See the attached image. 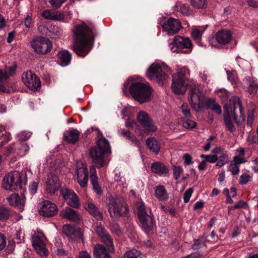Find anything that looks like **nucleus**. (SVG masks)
Returning <instances> with one entry per match:
<instances>
[{
  "instance_id": "nucleus-1",
  "label": "nucleus",
  "mask_w": 258,
  "mask_h": 258,
  "mask_svg": "<svg viewBox=\"0 0 258 258\" xmlns=\"http://www.w3.org/2000/svg\"><path fill=\"white\" fill-rule=\"evenodd\" d=\"M94 30L92 24H89V26L83 24L76 26L73 49L78 56L84 57L92 48L95 37Z\"/></svg>"
},
{
  "instance_id": "nucleus-2",
  "label": "nucleus",
  "mask_w": 258,
  "mask_h": 258,
  "mask_svg": "<svg viewBox=\"0 0 258 258\" xmlns=\"http://www.w3.org/2000/svg\"><path fill=\"white\" fill-rule=\"evenodd\" d=\"M224 110L225 124L229 131L234 132L235 130L230 116L233 118L234 121L238 125L243 124L245 121V116L239 97L236 96L232 97L229 100V105H224Z\"/></svg>"
},
{
  "instance_id": "nucleus-3",
  "label": "nucleus",
  "mask_w": 258,
  "mask_h": 258,
  "mask_svg": "<svg viewBox=\"0 0 258 258\" xmlns=\"http://www.w3.org/2000/svg\"><path fill=\"white\" fill-rule=\"evenodd\" d=\"M169 71L168 67L163 64L153 63L148 68L146 76L151 81L163 85L169 79Z\"/></svg>"
},
{
  "instance_id": "nucleus-4",
  "label": "nucleus",
  "mask_w": 258,
  "mask_h": 258,
  "mask_svg": "<svg viewBox=\"0 0 258 258\" xmlns=\"http://www.w3.org/2000/svg\"><path fill=\"white\" fill-rule=\"evenodd\" d=\"M129 91L134 99L140 103L148 101L152 92L149 85L139 82L132 83L130 86Z\"/></svg>"
},
{
  "instance_id": "nucleus-5",
  "label": "nucleus",
  "mask_w": 258,
  "mask_h": 258,
  "mask_svg": "<svg viewBox=\"0 0 258 258\" xmlns=\"http://www.w3.org/2000/svg\"><path fill=\"white\" fill-rule=\"evenodd\" d=\"M107 207L110 216L112 218L125 215L128 212L123 198L118 196L109 198Z\"/></svg>"
},
{
  "instance_id": "nucleus-6",
  "label": "nucleus",
  "mask_w": 258,
  "mask_h": 258,
  "mask_svg": "<svg viewBox=\"0 0 258 258\" xmlns=\"http://www.w3.org/2000/svg\"><path fill=\"white\" fill-rule=\"evenodd\" d=\"M31 240L32 246L36 252L42 257H45L49 254L46 247V238L41 231H34L32 233Z\"/></svg>"
},
{
  "instance_id": "nucleus-7",
  "label": "nucleus",
  "mask_w": 258,
  "mask_h": 258,
  "mask_svg": "<svg viewBox=\"0 0 258 258\" xmlns=\"http://www.w3.org/2000/svg\"><path fill=\"white\" fill-rule=\"evenodd\" d=\"M199 85H192L189 92L188 100L191 107L198 112L205 107L206 97L199 89Z\"/></svg>"
},
{
  "instance_id": "nucleus-8",
  "label": "nucleus",
  "mask_w": 258,
  "mask_h": 258,
  "mask_svg": "<svg viewBox=\"0 0 258 258\" xmlns=\"http://www.w3.org/2000/svg\"><path fill=\"white\" fill-rule=\"evenodd\" d=\"M22 176L18 171H13L6 174L3 180L2 186L6 190L15 191L22 188Z\"/></svg>"
},
{
  "instance_id": "nucleus-9",
  "label": "nucleus",
  "mask_w": 258,
  "mask_h": 258,
  "mask_svg": "<svg viewBox=\"0 0 258 258\" xmlns=\"http://www.w3.org/2000/svg\"><path fill=\"white\" fill-rule=\"evenodd\" d=\"M169 47L173 52L180 53L185 52L184 49L191 51L193 45L189 38L177 35L174 37L173 42L169 44Z\"/></svg>"
},
{
  "instance_id": "nucleus-10",
  "label": "nucleus",
  "mask_w": 258,
  "mask_h": 258,
  "mask_svg": "<svg viewBox=\"0 0 258 258\" xmlns=\"http://www.w3.org/2000/svg\"><path fill=\"white\" fill-rule=\"evenodd\" d=\"M31 45L35 52L45 54L50 51L52 47L51 42L44 37H37L31 42Z\"/></svg>"
},
{
  "instance_id": "nucleus-11",
  "label": "nucleus",
  "mask_w": 258,
  "mask_h": 258,
  "mask_svg": "<svg viewBox=\"0 0 258 258\" xmlns=\"http://www.w3.org/2000/svg\"><path fill=\"white\" fill-rule=\"evenodd\" d=\"M22 81L24 84L31 90H35L41 86L39 78L31 71L24 73Z\"/></svg>"
},
{
  "instance_id": "nucleus-12",
  "label": "nucleus",
  "mask_w": 258,
  "mask_h": 258,
  "mask_svg": "<svg viewBox=\"0 0 258 258\" xmlns=\"http://www.w3.org/2000/svg\"><path fill=\"white\" fill-rule=\"evenodd\" d=\"M163 31L169 35L177 33L182 29V25L179 20L170 18L162 25Z\"/></svg>"
},
{
  "instance_id": "nucleus-13",
  "label": "nucleus",
  "mask_w": 258,
  "mask_h": 258,
  "mask_svg": "<svg viewBox=\"0 0 258 258\" xmlns=\"http://www.w3.org/2000/svg\"><path fill=\"white\" fill-rule=\"evenodd\" d=\"M60 192L69 205L73 208H79L80 206L79 199L73 190L68 188H63L60 189Z\"/></svg>"
},
{
  "instance_id": "nucleus-14",
  "label": "nucleus",
  "mask_w": 258,
  "mask_h": 258,
  "mask_svg": "<svg viewBox=\"0 0 258 258\" xmlns=\"http://www.w3.org/2000/svg\"><path fill=\"white\" fill-rule=\"evenodd\" d=\"M105 154L98 148L95 146L91 147L89 150V155L92 162L98 168L103 167L105 165Z\"/></svg>"
},
{
  "instance_id": "nucleus-15",
  "label": "nucleus",
  "mask_w": 258,
  "mask_h": 258,
  "mask_svg": "<svg viewBox=\"0 0 258 258\" xmlns=\"http://www.w3.org/2000/svg\"><path fill=\"white\" fill-rule=\"evenodd\" d=\"M138 120L146 130L149 132H155L156 130V127L153 123L152 119L146 112L142 111L138 113Z\"/></svg>"
},
{
  "instance_id": "nucleus-16",
  "label": "nucleus",
  "mask_w": 258,
  "mask_h": 258,
  "mask_svg": "<svg viewBox=\"0 0 258 258\" xmlns=\"http://www.w3.org/2000/svg\"><path fill=\"white\" fill-rule=\"evenodd\" d=\"M138 215L139 221L143 226H153L154 224L153 216L148 215L146 211L144 204H139L138 207Z\"/></svg>"
},
{
  "instance_id": "nucleus-17",
  "label": "nucleus",
  "mask_w": 258,
  "mask_h": 258,
  "mask_svg": "<svg viewBox=\"0 0 258 258\" xmlns=\"http://www.w3.org/2000/svg\"><path fill=\"white\" fill-rule=\"evenodd\" d=\"M78 165L77 167L76 174L78 182L81 187H86L88 181V171L86 165L83 163Z\"/></svg>"
},
{
  "instance_id": "nucleus-18",
  "label": "nucleus",
  "mask_w": 258,
  "mask_h": 258,
  "mask_svg": "<svg viewBox=\"0 0 258 258\" xmlns=\"http://www.w3.org/2000/svg\"><path fill=\"white\" fill-rule=\"evenodd\" d=\"M39 214L44 217H50L53 216L57 213L56 206L49 201L42 202L41 207L39 210Z\"/></svg>"
},
{
  "instance_id": "nucleus-19",
  "label": "nucleus",
  "mask_w": 258,
  "mask_h": 258,
  "mask_svg": "<svg viewBox=\"0 0 258 258\" xmlns=\"http://www.w3.org/2000/svg\"><path fill=\"white\" fill-rule=\"evenodd\" d=\"M95 231L101 239L109 251L114 252V247L113 244L112 240L111 239L108 233L106 231L104 227H96Z\"/></svg>"
},
{
  "instance_id": "nucleus-20",
  "label": "nucleus",
  "mask_w": 258,
  "mask_h": 258,
  "mask_svg": "<svg viewBox=\"0 0 258 258\" xmlns=\"http://www.w3.org/2000/svg\"><path fill=\"white\" fill-rule=\"evenodd\" d=\"M46 190L50 194H54L60 187V183L57 176L52 173L48 175L46 181Z\"/></svg>"
},
{
  "instance_id": "nucleus-21",
  "label": "nucleus",
  "mask_w": 258,
  "mask_h": 258,
  "mask_svg": "<svg viewBox=\"0 0 258 258\" xmlns=\"http://www.w3.org/2000/svg\"><path fill=\"white\" fill-rule=\"evenodd\" d=\"M232 38V33L228 29H221L215 34L216 40L221 45L228 44L231 41Z\"/></svg>"
},
{
  "instance_id": "nucleus-22",
  "label": "nucleus",
  "mask_w": 258,
  "mask_h": 258,
  "mask_svg": "<svg viewBox=\"0 0 258 258\" xmlns=\"http://www.w3.org/2000/svg\"><path fill=\"white\" fill-rule=\"evenodd\" d=\"M189 76V70L187 67H184L177 73L173 74L172 78H175V81H177V79H178L179 80V81L189 82L192 85H197V82L193 79H190Z\"/></svg>"
},
{
  "instance_id": "nucleus-23",
  "label": "nucleus",
  "mask_w": 258,
  "mask_h": 258,
  "mask_svg": "<svg viewBox=\"0 0 258 258\" xmlns=\"http://www.w3.org/2000/svg\"><path fill=\"white\" fill-rule=\"evenodd\" d=\"M60 215L62 217L74 222H78L81 220L80 214L69 207L63 209L60 211Z\"/></svg>"
},
{
  "instance_id": "nucleus-24",
  "label": "nucleus",
  "mask_w": 258,
  "mask_h": 258,
  "mask_svg": "<svg viewBox=\"0 0 258 258\" xmlns=\"http://www.w3.org/2000/svg\"><path fill=\"white\" fill-rule=\"evenodd\" d=\"M62 232L67 237L74 240L83 237L82 232L79 227H62Z\"/></svg>"
},
{
  "instance_id": "nucleus-25",
  "label": "nucleus",
  "mask_w": 258,
  "mask_h": 258,
  "mask_svg": "<svg viewBox=\"0 0 258 258\" xmlns=\"http://www.w3.org/2000/svg\"><path fill=\"white\" fill-rule=\"evenodd\" d=\"M192 85L189 82H183L177 79L175 81V78H172V84L171 86L173 91L176 94H183L186 91L187 86L191 87Z\"/></svg>"
},
{
  "instance_id": "nucleus-26",
  "label": "nucleus",
  "mask_w": 258,
  "mask_h": 258,
  "mask_svg": "<svg viewBox=\"0 0 258 258\" xmlns=\"http://www.w3.org/2000/svg\"><path fill=\"white\" fill-rule=\"evenodd\" d=\"M42 16L47 20L62 21L64 19L63 14L58 11L45 10L42 12Z\"/></svg>"
},
{
  "instance_id": "nucleus-27",
  "label": "nucleus",
  "mask_w": 258,
  "mask_h": 258,
  "mask_svg": "<svg viewBox=\"0 0 258 258\" xmlns=\"http://www.w3.org/2000/svg\"><path fill=\"white\" fill-rule=\"evenodd\" d=\"M98 148L102 152L106 154H110L111 152L110 146L108 141L101 134V137H98L96 145L94 146Z\"/></svg>"
},
{
  "instance_id": "nucleus-28",
  "label": "nucleus",
  "mask_w": 258,
  "mask_h": 258,
  "mask_svg": "<svg viewBox=\"0 0 258 258\" xmlns=\"http://www.w3.org/2000/svg\"><path fill=\"white\" fill-rule=\"evenodd\" d=\"M25 197H20L17 194H13L7 198V200L11 206L23 209L25 202Z\"/></svg>"
},
{
  "instance_id": "nucleus-29",
  "label": "nucleus",
  "mask_w": 258,
  "mask_h": 258,
  "mask_svg": "<svg viewBox=\"0 0 258 258\" xmlns=\"http://www.w3.org/2000/svg\"><path fill=\"white\" fill-rule=\"evenodd\" d=\"M84 206L85 209L97 220L102 219V213L95 204L91 202H87L84 204Z\"/></svg>"
},
{
  "instance_id": "nucleus-30",
  "label": "nucleus",
  "mask_w": 258,
  "mask_h": 258,
  "mask_svg": "<svg viewBox=\"0 0 258 258\" xmlns=\"http://www.w3.org/2000/svg\"><path fill=\"white\" fill-rule=\"evenodd\" d=\"M63 136L67 142L75 144L79 140L80 132L76 129H71L66 131Z\"/></svg>"
},
{
  "instance_id": "nucleus-31",
  "label": "nucleus",
  "mask_w": 258,
  "mask_h": 258,
  "mask_svg": "<svg viewBox=\"0 0 258 258\" xmlns=\"http://www.w3.org/2000/svg\"><path fill=\"white\" fill-rule=\"evenodd\" d=\"M109 252V251L107 247V249L104 246L101 244H97L94 247V256L95 258H111Z\"/></svg>"
},
{
  "instance_id": "nucleus-32",
  "label": "nucleus",
  "mask_w": 258,
  "mask_h": 258,
  "mask_svg": "<svg viewBox=\"0 0 258 258\" xmlns=\"http://www.w3.org/2000/svg\"><path fill=\"white\" fill-rule=\"evenodd\" d=\"M109 252V251L107 247V249L104 246L101 244H97L94 247V256L95 258H111Z\"/></svg>"
},
{
  "instance_id": "nucleus-33",
  "label": "nucleus",
  "mask_w": 258,
  "mask_h": 258,
  "mask_svg": "<svg viewBox=\"0 0 258 258\" xmlns=\"http://www.w3.org/2000/svg\"><path fill=\"white\" fill-rule=\"evenodd\" d=\"M109 252V251L107 247V249L104 246L101 244H97L94 247V256L95 258H111Z\"/></svg>"
},
{
  "instance_id": "nucleus-34",
  "label": "nucleus",
  "mask_w": 258,
  "mask_h": 258,
  "mask_svg": "<svg viewBox=\"0 0 258 258\" xmlns=\"http://www.w3.org/2000/svg\"><path fill=\"white\" fill-rule=\"evenodd\" d=\"M205 107L208 109H211L212 111L217 113L218 114H220L222 113L221 107L216 102L214 98H209L208 99L206 98L205 102Z\"/></svg>"
},
{
  "instance_id": "nucleus-35",
  "label": "nucleus",
  "mask_w": 258,
  "mask_h": 258,
  "mask_svg": "<svg viewBox=\"0 0 258 258\" xmlns=\"http://www.w3.org/2000/svg\"><path fill=\"white\" fill-rule=\"evenodd\" d=\"M155 196L160 201H166L168 198V194L164 185H158L155 187Z\"/></svg>"
},
{
  "instance_id": "nucleus-36",
  "label": "nucleus",
  "mask_w": 258,
  "mask_h": 258,
  "mask_svg": "<svg viewBox=\"0 0 258 258\" xmlns=\"http://www.w3.org/2000/svg\"><path fill=\"white\" fill-rule=\"evenodd\" d=\"M147 146L151 152L157 155L160 149V145L158 142L154 138H148L146 141Z\"/></svg>"
},
{
  "instance_id": "nucleus-37",
  "label": "nucleus",
  "mask_w": 258,
  "mask_h": 258,
  "mask_svg": "<svg viewBox=\"0 0 258 258\" xmlns=\"http://www.w3.org/2000/svg\"><path fill=\"white\" fill-rule=\"evenodd\" d=\"M151 170L153 172L159 174H166L168 172L167 167L160 162H156L152 163Z\"/></svg>"
},
{
  "instance_id": "nucleus-38",
  "label": "nucleus",
  "mask_w": 258,
  "mask_h": 258,
  "mask_svg": "<svg viewBox=\"0 0 258 258\" xmlns=\"http://www.w3.org/2000/svg\"><path fill=\"white\" fill-rule=\"evenodd\" d=\"M12 215L11 210L3 205H0V221L7 220Z\"/></svg>"
},
{
  "instance_id": "nucleus-39",
  "label": "nucleus",
  "mask_w": 258,
  "mask_h": 258,
  "mask_svg": "<svg viewBox=\"0 0 258 258\" xmlns=\"http://www.w3.org/2000/svg\"><path fill=\"white\" fill-rule=\"evenodd\" d=\"M58 56L64 66L68 65L71 59V54L68 50H62L58 53Z\"/></svg>"
},
{
  "instance_id": "nucleus-40",
  "label": "nucleus",
  "mask_w": 258,
  "mask_h": 258,
  "mask_svg": "<svg viewBox=\"0 0 258 258\" xmlns=\"http://www.w3.org/2000/svg\"><path fill=\"white\" fill-rule=\"evenodd\" d=\"M191 6L196 9H206L207 7V0H189Z\"/></svg>"
},
{
  "instance_id": "nucleus-41",
  "label": "nucleus",
  "mask_w": 258,
  "mask_h": 258,
  "mask_svg": "<svg viewBox=\"0 0 258 258\" xmlns=\"http://www.w3.org/2000/svg\"><path fill=\"white\" fill-rule=\"evenodd\" d=\"M9 77V74L6 72L0 70V91L2 92H9L8 88H5L4 83L8 82Z\"/></svg>"
},
{
  "instance_id": "nucleus-42",
  "label": "nucleus",
  "mask_w": 258,
  "mask_h": 258,
  "mask_svg": "<svg viewBox=\"0 0 258 258\" xmlns=\"http://www.w3.org/2000/svg\"><path fill=\"white\" fill-rule=\"evenodd\" d=\"M177 10L183 15L189 16L192 13L189 6L187 4H179L177 5Z\"/></svg>"
},
{
  "instance_id": "nucleus-43",
  "label": "nucleus",
  "mask_w": 258,
  "mask_h": 258,
  "mask_svg": "<svg viewBox=\"0 0 258 258\" xmlns=\"http://www.w3.org/2000/svg\"><path fill=\"white\" fill-rule=\"evenodd\" d=\"M205 242L206 237L202 236L194 241L192 248L195 250L198 249L205 245Z\"/></svg>"
},
{
  "instance_id": "nucleus-44",
  "label": "nucleus",
  "mask_w": 258,
  "mask_h": 258,
  "mask_svg": "<svg viewBox=\"0 0 258 258\" xmlns=\"http://www.w3.org/2000/svg\"><path fill=\"white\" fill-rule=\"evenodd\" d=\"M190 118V117H186V118L182 119V125L184 128L192 129L196 126V122L191 120Z\"/></svg>"
},
{
  "instance_id": "nucleus-45",
  "label": "nucleus",
  "mask_w": 258,
  "mask_h": 258,
  "mask_svg": "<svg viewBox=\"0 0 258 258\" xmlns=\"http://www.w3.org/2000/svg\"><path fill=\"white\" fill-rule=\"evenodd\" d=\"M258 90V84L254 81H251L247 88V92L251 95H254Z\"/></svg>"
},
{
  "instance_id": "nucleus-46",
  "label": "nucleus",
  "mask_w": 258,
  "mask_h": 258,
  "mask_svg": "<svg viewBox=\"0 0 258 258\" xmlns=\"http://www.w3.org/2000/svg\"><path fill=\"white\" fill-rule=\"evenodd\" d=\"M90 179L92 184L98 183V177L96 174V169L94 166L92 165L90 168Z\"/></svg>"
},
{
  "instance_id": "nucleus-47",
  "label": "nucleus",
  "mask_w": 258,
  "mask_h": 258,
  "mask_svg": "<svg viewBox=\"0 0 258 258\" xmlns=\"http://www.w3.org/2000/svg\"><path fill=\"white\" fill-rule=\"evenodd\" d=\"M141 253L140 251L137 250L135 249H133L130 251H127L124 256L126 258H137Z\"/></svg>"
},
{
  "instance_id": "nucleus-48",
  "label": "nucleus",
  "mask_w": 258,
  "mask_h": 258,
  "mask_svg": "<svg viewBox=\"0 0 258 258\" xmlns=\"http://www.w3.org/2000/svg\"><path fill=\"white\" fill-rule=\"evenodd\" d=\"M172 168L174 177L175 180H178L183 171V169L179 166H173Z\"/></svg>"
},
{
  "instance_id": "nucleus-49",
  "label": "nucleus",
  "mask_w": 258,
  "mask_h": 258,
  "mask_svg": "<svg viewBox=\"0 0 258 258\" xmlns=\"http://www.w3.org/2000/svg\"><path fill=\"white\" fill-rule=\"evenodd\" d=\"M194 192L192 188H188L183 194V201L185 203L189 202L190 198Z\"/></svg>"
},
{
  "instance_id": "nucleus-50",
  "label": "nucleus",
  "mask_w": 258,
  "mask_h": 258,
  "mask_svg": "<svg viewBox=\"0 0 258 258\" xmlns=\"http://www.w3.org/2000/svg\"><path fill=\"white\" fill-rule=\"evenodd\" d=\"M66 0H49L51 7L54 9L59 8Z\"/></svg>"
},
{
  "instance_id": "nucleus-51",
  "label": "nucleus",
  "mask_w": 258,
  "mask_h": 258,
  "mask_svg": "<svg viewBox=\"0 0 258 258\" xmlns=\"http://www.w3.org/2000/svg\"><path fill=\"white\" fill-rule=\"evenodd\" d=\"M203 31L197 28L194 29L191 32V36L196 40H199L202 36Z\"/></svg>"
},
{
  "instance_id": "nucleus-52",
  "label": "nucleus",
  "mask_w": 258,
  "mask_h": 258,
  "mask_svg": "<svg viewBox=\"0 0 258 258\" xmlns=\"http://www.w3.org/2000/svg\"><path fill=\"white\" fill-rule=\"evenodd\" d=\"M181 109L182 113L185 117H191V114L190 113V109L186 103H183L181 107Z\"/></svg>"
},
{
  "instance_id": "nucleus-53",
  "label": "nucleus",
  "mask_w": 258,
  "mask_h": 258,
  "mask_svg": "<svg viewBox=\"0 0 258 258\" xmlns=\"http://www.w3.org/2000/svg\"><path fill=\"white\" fill-rule=\"evenodd\" d=\"M250 179V176L249 174H243L240 177L239 183L240 184H245L249 181Z\"/></svg>"
},
{
  "instance_id": "nucleus-54",
  "label": "nucleus",
  "mask_w": 258,
  "mask_h": 258,
  "mask_svg": "<svg viewBox=\"0 0 258 258\" xmlns=\"http://www.w3.org/2000/svg\"><path fill=\"white\" fill-rule=\"evenodd\" d=\"M7 245L6 237L4 234L0 233V251L3 250Z\"/></svg>"
},
{
  "instance_id": "nucleus-55",
  "label": "nucleus",
  "mask_w": 258,
  "mask_h": 258,
  "mask_svg": "<svg viewBox=\"0 0 258 258\" xmlns=\"http://www.w3.org/2000/svg\"><path fill=\"white\" fill-rule=\"evenodd\" d=\"M229 170L231 172L232 175H237L239 171V166L234 164H230L229 167Z\"/></svg>"
},
{
  "instance_id": "nucleus-56",
  "label": "nucleus",
  "mask_w": 258,
  "mask_h": 258,
  "mask_svg": "<svg viewBox=\"0 0 258 258\" xmlns=\"http://www.w3.org/2000/svg\"><path fill=\"white\" fill-rule=\"evenodd\" d=\"M15 247V242L14 240H10L8 242V244L7 247L6 251L8 253H12Z\"/></svg>"
},
{
  "instance_id": "nucleus-57",
  "label": "nucleus",
  "mask_w": 258,
  "mask_h": 258,
  "mask_svg": "<svg viewBox=\"0 0 258 258\" xmlns=\"http://www.w3.org/2000/svg\"><path fill=\"white\" fill-rule=\"evenodd\" d=\"M38 182L36 181L32 182L29 185V190L32 195L35 194L37 190Z\"/></svg>"
},
{
  "instance_id": "nucleus-58",
  "label": "nucleus",
  "mask_w": 258,
  "mask_h": 258,
  "mask_svg": "<svg viewBox=\"0 0 258 258\" xmlns=\"http://www.w3.org/2000/svg\"><path fill=\"white\" fill-rule=\"evenodd\" d=\"M25 25L26 28L29 29L33 24L32 15H27L25 19Z\"/></svg>"
},
{
  "instance_id": "nucleus-59",
  "label": "nucleus",
  "mask_w": 258,
  "mask_h": 258,
  "mask_svg": "<svg viewBox=\"0 0 258 258\" xmlns=\"http://www.w3.org/2000/svg\"><path fill=\"white\" fill-rule=\"evenodd\" d=\"M218 160L224 162L226 164L229 161V158L226 152L221 153V154L218 156Z\"/></svg>"
},
{
  "instance_id": "nucleus-60",
  "label": "nucleus",
  "mask_w": 258,
  "mask_h": 258,
  "mask_svg": "<svg viewBox=\"0 0 258 258\" xmlns=\"http://www.w3.org/2000/svg\"><path fill=\"white\" fill-rule=\"evenodd\" d=\"M4 87L6 88H8L9 92H3V93H11L16 90L13 84L9 81L4 83Z\"/></svg>"
},
{
  "instance_id": "nucleus-61",
  "label": "nucleus",
  "mask_w": 258,
  "mask_h": 258,
  "mask_svg": "<svg viewBox=\"0 0 258 258\" xmlns=\"http://www.w3.org/2000/svg\"><path fill=\"white\" fill-rule=\"evenodd\" d=\"M233 161L234 162L233 164H236L237 165L245 162V160L244 158L237 156L236 155L233 157Z\"/></svg>"
},
{
  "instance_id": "nucleus-62",
  "label": "nucleus",
  "mask_w": 258,
  "mask_h": 258,
  "mask_svg": "<svg viewBox=\"0 0 258 258\" xmlns=\"http://www.w3.org/2000/svg\"><path fill=\"white\" fill-rule=\"evenodd\" d=\"M4 135H5L6 137V142H8L11 139L10 134L9 133H7L3 127L0 126V138Z\"/></svg>"
},
{
  "instance_id": "nucleus-63",
  "label": "nucleus",
  "mask_w": 258,
  "mask_h": 258,
  "mask_svg": "<svg viewBox=\"0 0 258 258\" xmlns=\"http://www.w3.org/2000/svg\"><path fill=\"white\" fill-rule=\"evenodd\" d=\"M218 159V157L216 155H208L207 162L211 163H215Z\"/></svg>"
},
{
  "instance_id": "nucleus-64",
  "label": "nucleus",
  "mask_w": 258,
  "mask_h": 258,
  "mask_svg": "<svg viewBox=\"0 0 258 258\" xmlns=\"http://www.w3.org/2000/svg\"><path fill=\"white\" fill-rule=\"evenodd\" d=\"M254 114L253 112H249L248 114L247 118V125L248 126H251V125L253 121Z\"/></svg>"
}]
</instances>
